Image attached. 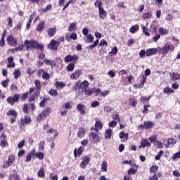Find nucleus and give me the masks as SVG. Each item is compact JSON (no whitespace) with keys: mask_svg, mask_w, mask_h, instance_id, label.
<instances>
[{"mask_svg":"<svg viewBox=\"0 0 180 180\" xmlns=\"http://www.w3.org/2000/svg\"><path fill=\"white\" fill-rule=\"evenodd\" d=\"M117 51H119V49H117V46H114L111 51L109 52V54H112L113 56H116L117 54Z\"/></svg>","mask_w":180,"mask_h":180,"instance_id":"49530a36","label":"nucleus"},{"mask_svg":"<svg viewBox=\"0 0 180 180\" xmlns=\"http://www.w3.org/2000/svg\"><path fill=\"white\" fill-rule=\"evenodd\" d=\"M163 92H165V94H172L174 90L172 88L165 87L163 90Z\"/></svg>","mask_w":180,"mask_h":180,"instance_id":"5fc2aeb1","label":"nucleus"},{"mask_svg":"<svg viewBox=\"0 0 180 180\" xmlns=\"http://www.w3.org/2000/svg\"><path fill=\"white\" fill-rule=\"evenodd\" d=\"M128 101H129L131 106L136 108V105H137V100L136 98H130L128 99Z\"/></svg>","mask_w":180,"mask_h":180,"instance_id":"e433bc0d","label":"nucleus"},{"mask_svg":"<svg viewBox=\"0 0 180 180\" xmlns=\"http://www.w3.org/2000/svg\"><path fill=\"white\" fill-rule=\"evenodd\" d=\"M86 134V130L84 127H81L79 129V131H77V137L79 139H83V137H85V134Z\"/></svg>","mask_w":180,"mask_h":180,"instance_id":"6ab92c4d","label":"nucleus"},{"mask_svg":"<svg viewBox=\"0 0 180 180\" xmlns=\"http://www.w3.org/2000/svg\"><path fill=\"white\" fill-rule=\"evenodd\" d=\"M85 43H94V35L89 34L87 35Z\"/></svg>","mask_w":180,"mask_h":180,"instance_id":"4c0bfd02","label":"nucleus"},{"mask_svg":"<svg viewBox=\"0 0 180 180\" xmlns=\"http://www.w3.org/2000/svg\"><path fill=\"white\" fill-rule=\"evenodd\" d=\"M108 126L112 128L116 127V126H117V122L112 120L108 123Z\"/></svg>","mask_w":180,"mask_h":180,"instance_id":"052dcab7","label":"nucleus"},{"mask_svg":"<svg viewBox=\"0 0 180 180\" xmlns=\"http://www.w3.org/2000/svg\"><path fill=\"white\" fill-rule=\"evenodd\" d=\"M41 78L47 81V79H50V75L47 74L46 72H44Z\"/></svg>","mask_w":180,"mask_h":180,"instance_id":"4d7b16f0","label":"nucleus"},{"mask_svg":"<svg viewBox=\"0 0 180 180\" xmlns=\"http://www.w3.org/2000/svg\"><path fill=\"white\" fill-rule=\"evenodd\" d=\"M7 22H8V27H12L13 24H12V18L8 17L7 18Z\"/></svg>","mask_w":180,"mask_h":180,"instance_id":"338daca9","label":"nucleus"},{"mask_svg":"<svg viewBox=\"0 0 180 180\" xmlns=\"http://www.w3.org/2000/svg\"><path fill=\"white\" fill-rule=\"evenodd\" d=\"M34 84L36 87L35 95L36 96H39V95H40V91H41V83L39 80H35Z\"/></svg>","mask_w":180,"mask_h":180,"instance_id":"9d476101","label":"nucleus"},{"mask_svg":"<svg viewBox=\"0 0 180 180\" xmlns=\"http://www.w3.org/2000/svg\"><path fill=\"white\" fill-rule=\"evenodd\" d=\"M37 175L39 178H43V176H44L45 175L44 168L41 167L40 169L38 171Z\"/></svg>","mask_w":180,"mask_h":180,"instance_id":"a19ab883","label":"nucleus"},{"mask_svg":"<svg viewBox=\"0 0 180 180\" xmlns=\"http://www.w3.org/2000/svg\"><path fill=\"white\" fill-rule=\"evenodd\" d=\"M49 95H51V96H57V95H58V92L57 91V90L56 89H51L49 91Z\"/></svg>","mask_w":180,"mask_h":180,"instance_id":"603ef678","label":"nucleus"},{"mask_svg":"<svg viewBox=\"0 0 180 180\" xmlns=\"http://www.w3.org/2000/svg\"><path fill=\"white\" fill-rule=\"evenodd\" d=\"M24 44L25 45L26 50L27 51H29L30 49H39V50H41V51H43V50H44V46H43V44H38L37 41L34 40H25Z\"/></svg>","mask_w":180,"mask_h":180,"instance_id":"f257e3e1","label":"nucleus"},{"mask_svg":"<svg viewBox=\"0 0 180 180\" xmlns=\"http://www.w3.org/2000/svg\"><path fill=\"white\" fill-rule=\"evenodd\" d=\"M7 41L10 46H16L18 44V41H16V39L12 35H9L7 37Z\"/></svg>","mask_w":180,"mask_h":180,"instance_id":"2eb2a0df","label":"nucleus"},{"mask_svg":"<svg viewBox=\"0 0 180 180\" xmlns=\"http://www.w3.org/2000/svg\"><path fill=\"white\" fill-rule=\"evenodd\" d=\"M7 116H13V117H16L18 116V112H16L14 110H9L6 112Z\"/></svg>","mask_w":180,"mask_h":180,"instance_id":"c9c22d12","label":"nucleus"},{"mask_svg":"<svg viewBox=\"0 0 180 180\" xmlns=\"http://www.w3.org/2000/svg\"><path fill=\"white\" fill-rule=\"evenodd\" d=\"M13 74L14 75V79H18V78H20V75H22V72H20L19 69H15Z\"/></svg>","mask_w":180,"mask_h":180,"instance_id":"c756f323","label":"nucleus"},{"mask_svg":"<svg viewBox=\"0 0 180 180\" xmlns=\"http://www.w3.org/2000/svg\"><path fill=\"white\" fill-rule=\"evenodd\" d=\"M150 99H151V96H148V97L142 96L141 97L140 101L143 103H146V102L148 103V102H150Z\"/></svg>","mask_w":180,"mask_h":180,"instance_id":"79ce46f5","label":"nucleus"},{"mask_svg":"<svg viewBox=\"0 0 180 180\" xmlns=\"http://www.w3.org/2000/svg\"><path fill=\"white\" fill-rule=\"evenodd\" d=\"M179 158H180V152L179 151L173 155L172 159L176 160V159H179Z\"/></svg>","mask_w":180,"mask_h":180,"instance_id":"774afa93","label":"nucleus"},{"mask_svg":"<svg viewBox=\"0 0 180 180\" xmlns=\"http://www.w3.org/2000/svg\"><path fill=\"white\" fill-rule=\"evenodd\" d=\"M79 57L77 55L72 56L71 54H69L65 56L64 61L65 63H72V61H77Z\"/></svg>","mask_w":180,"mask_h":180,"instance_id":"6e6552de","label":"nucleus"},{"mask_svg":"<svg viewBox=\"0 0 180 180\" xmlns=\"http://www.w3.org/2000/svg\"><path fill=\"white\" fill-rule=\"evenodd\" d=\"M77 109L80 115H85V113H86V107L83 104H78Z\"/></svg>","mask_w":180,"mask_h":180,"instance_id":"4468645a","label":"nucleus"},{"mask_svg":"<svg viewBox=\"0 0 180 180\" xmlns=\"http://www.w3.org/2000/svg\"><path fill=\"white\" fill-rule=\"evenodd\" d=\"M75 26H77V23L75 22H72L69 25V30L70 32H72L74 29H75Z\"/></svg>","mask_w":180,"mask_h":180,"instance_id":"e2e57ef3","label":"nucleus"},{"mask_svg":"<svg viewBox=\"0 0 180 180\" xmlns=\"http://www.w3.org/2000/svg\"><path fill=\"white\" fill-rule=\"evenodd\" d=\"M158 49L159 53L162 54L163 57H165V56H167V53H169V51H174V45L169 44H166L165 45H164L163 47H158Z\"/></svg>","mask_w":180,"mask_h":180,"instance_id":"f03ea898","label":"nucleus"},{"mask_svg":"<svg viewBox=\"0 0 180 180\" xmlns=\"http://www.w3.org/2000/svg\"><path fill=\"white\" fill-rule=\"evenodd\" d=\"M89 161H91L89 156L84 157L83 161L80 163L81 168H86V165L89 164Z\"/></svg>","mask_w":180,"mask_h":180,"instance_id":"f3484780","label":"nucleus"},{"mask_svg":"<svg viewBox=\"0 0 180 180\" xmlns=\"http://www.w3.org/2000/svg\"><path fill=\"white\" fill-rule=\"evenodd\" d=\"M44 29V22H40L36 27V30L37 32H42Z\"/></svg>","mask_w":180,"mask_h":180,"instance_id":"c85d7f7f","label":"nucleus"},{"mask_svg":"<svg viewBox=\"0 0 180 180\" xmlns=\"http://www.w3.org/2000/svg\"><path fill=\"white\" fill-rule=\"evenodd\" d=\"M51 8H53V6H51V4L47 5L44 8H43L42 10H39V12H40L41 11H42L43 13H46V12H47V11H50V9H51Z\"/></svg>","mask_w":180,"mask_h":180,"instance_id":"a18cd8bd","label":"nucleus"},{"mask_svg":"<svg viewBox=\"0 0 180 180\" xmlns=\"http://www.w3.org/2000/svg\"><path fill=\"white\" fill-rule=\"evenodd\" d=\"M49 178L51 180H58V176H57V174H53V173H51L50 176H49Z\"/></svg>","mask_w":180,"mask_h":180,"instance_id":"0e129e2a","label":"nucleus"},{"mask_svg":"<svg viewBox=\"0 0 180 180\" xmlns=\"http://www.w3.org/2000/svg\"><path fill=\"white\" fill-rule=\"evenodd\" d=\"M141 78H142L141 84H134V88H135L136 89L143 88L144 86V84H146V82H147V77L142 76Z\"/></svg>","mask_w":180,"mask_h":180,"instance_id":"ddd939ff","label":"nucleus"},{"mask_svg":"<svg viewBox=\"0 0 180 180\" xmlns=\"http://www.w3.org/2000/svg\"><path fill=\"white\" fill-rule=\"evenodd\" d=\"M30 122H32V120L30 119V116H25L23 121H22V123L25 124H27L29 123H30Z\"/></svg>","mask_w":180,"mask_h":180,"instance_id":"3c124183","label":"nucleus"},{"mask_svg":"<svg viewBox=\"0 0 180 180\" xmlns=\"http://www.w3.org/2000/svg\"><path fill=\"white\" fill-rule=\"evenodd\" d=\"M169 32V30H168V29H167V28H164V27L159 28V33L162 36H165V35L168 34Z\"/></svg>","mask_w":180,"mask_h":180,"instance_id":"bb28decb","label":"nucleus"},{"mask_svg":"<svg viewBox=\"0 0 180 180\" xmlns=\"http://www.w3.org/2000/svg\"><path fill=\"white\" fill-rule=\"evenodd\" d=\"M83 152H84V148H82V146H80L78 148V150L75 149L74 151L75 158H77V155H79V157H80V155H82Z\"/></svg>","mask_w":180,"mask_h":180,"instance_id":"b1692460","label":"nucleus"},{"mask_svg":"<svg viewBox=\"0 0 180 180\" xmlns=\"http://www.w3.org/2000/svg\"><path fill=\"white\" fill-rule=\"evenodd\" d=\"M172 19H174V15L172 14H167L165 17V20H167V22H172Z\"/></svg>","mask_w":180,"mask_h":180,"instance_id":"864d4df0","label":"nucleus"},{"mask_svg":"<svg viewBox=\"0 0 180 180\" xmlns=\"http://www.w3.org/2000/svg\"><path fill=\"white\" fill-rule=\"evenodd\" d=\"M106 15H107L106 11H105L103 8H100V9H99L100 19H102L103 20L105 19V17L106 16Z\"/></svg>","mask_w":180,"mask_h":180,"instance_id":"a878e982","label":"nucleus"},{"mask_svg":"<svg viewBox=\"0 0 180 180\" xmlns=\"http://www.w3.org/2000/svg\"><path fill=\"white\" fill-rule=\"evenodd\" d=\"M151 16H153V14L150 12H147L143 14L142 18L143 19H151Z\"/></svg>","mask_w":180,"mask_h":180,"instance_id":"c03bdc74","label":"nucleus"},{"mask_svg":"<svg viewBox=\"0 0 180 180\" xmlns=\"http://www.w3.org/2000/svg\"><path fill=\"white\" fill-rule=\"evenodd\" d=\"M113 108L111 106L109 105H105L104 106L103 110L104 112H105L106 113H110L112 112V110Z\"/></svg>","mask_w":180,"mask_h":180,"instance_id":"8fccbe9b","label":"nucleus"},{"mask_svg":"<svg viewBox=\"0 0 180 180\" xmlns=\"http://www.w3.org/2000/svg\"><path fill=\"white\" fill-rule=\"evenodd\" d=\"M8 82H9V79H6V80H4L1 82V85L3 88H8Z\"/></svg>","mask_w":180,"mask_h":180,"instance_id":"680f3d73","label":"nucleus"},{"mask_svg":"<svg viewBox=\"0 0 180 180\" xmlns=\"http://www.w3.org/2000/svg\"><path fill=\"white\" fill-rule=\"evenodd\" d=\"M112 129H108L105 131V139H108V140L112 139Z\"/></svg>","mask_w":180,"mask_h":180,"instance_id":"cd10ccee","label":"nucleus"},{"mask_svg":"<svg viewBox=\"0 0 180 180\" xmlns=\"http://www.w3.org/2000/svg\"><path fill=\"white\" fill-rule=\"evenodd\" d=\"M155 124L153 122L147 121L143 123V124L140 125L141 129H152V127Z\"/></svg>","mask_w":180,"mask_h":180,"instance_id":"9b49d317","label":"nucleus"},{"mask_svg":"<svg viewBox=\"0 0 180 180\" xmlns=\"http://www.w3.org/2000/svg\"><path fill=\"white\" fill-rule=\"evenodd\" d=\"M46 133H48V134H53V133H54L53 139H56V137L58 136V131H57V129H50L46 131Z\"/></svg>","mask_w":180,"mask_h":180,"instance_id":"473e14b6","label":"nucleus"},{"mask_svg":"<svg viewBox=\"0 0 180 180\" xmlns=\"http://www.w3.org/2000/svg\"><path fill=\"white\" fill-rule=\"evenodd\" d=\"M94 94H95V88L88 89L85 90V94L87 95V96H92Z\"/></svg>","mask_w":180,"mask_h":180,"instance_id":"72a5a7b5","label":"nucleus"},{"mask_svg":"<svg viewBox=\"0 0 180 180\" xmlns=\"http://www.w3.org/2000/svg\"><path fill=\"white\" fill-rule=\"evenodd\" d=\"M81 74H82L81 70H77L70 75V79H78Z\"/></svg>","mask_w":180,"mask_h":180,"instance_id":"dca6fc26","label":"nucleus"},{"mask_svg":"<svg viewBox=\"0 0 180 180\" xmlns=\"http://www.w3.org/2000/svg\"><path fill=\"white\" fill-rule=\"evenodd\" d=\"M20 99V95L19 94H15L13 96H9L7 98L6 101L9 105H11V106H13L16 102H19V100Z\"/></svg>","mask_w":180,"mask_h":180,"instance_id":"39448f33","label":"nucleus"},{"mask_svg":"<svg viewBox=\"0 0 180 180\" xmlns=\"http://www.w3.org/2000/svg\"><path fill=\"white\" fill-rule=\"evenodd\" d=\"M167 143H168V146H170V147H174V146H175V144H176V140H175L172 138H169L167 140Z\"/></svg>","mask_w":180,"mask_h":180,"instance_id":"58836bf2","label":"nucleus"},{"mask_svg":"<svg viewBox=\"0 0 180 180\" xmlns=\"http://www.w3.org/2000/svg\"><path fill=\"white\" fill-rule=\"evenodd\" d=\"M74 68H75V64H74V63H71L66 66V70L69 72H72V71H74Z\"/></svg>","mask_w":180,"mask_h":180,"instance_id":"2f4dec72","label":"nucleus"},{"mask_svg":"<svg viewBox=\"0 0 180 180\" xmlns=\"http://www.w3.org/2000/svg\"><path fill=\"white\" fill-rule=\"evenodd\" d=\"M44 141H42L39 143V151H43L44 150Z\"/></svg>","mask_w":180,"mask_h":180,"instance_id":"6e6d98bb","label":"nucleus"},{"mask_svg":"<svg viewBox=\"0 0 180 180\" xmlns=\"http://www.w3.org/2000/svg\"><path fill=\"white\" fill-rule=\"evenodd\" d=\"M34 155L38 160H43V158H44V153H43V152L36 153Z\"/></svg>","mask_w":180,"mask_h":180,"instance_id":"ea45409f","label":"nucleus"},{"mask_svg":"<svg viewBox=\"0 0 180 180\" xmlns=\"http://www.w3.org/2000/svg\"><path fill=\"white\" fill-rule=\"evenodd\" d=\"M95 127L96 128H91V130H95V131L98 133L99 130H102V127H103V124H102V122L101 121H96L95 124Z\"/></svg>","mask_w":180,"mask_h":180,"instance_id":"a211bd4d","label":"nucleus"},{"mask_svg":"<svg viewBox=\"0 0 180 180\" xmlns=\"http://www.w3.org/2000/svg\"><path fill=\"white\" fill-rule=\"evenodd\" d=\"M90 141L94 144H99L101 140H102V136L98 134V132L91 131L89 134Z\"/></svg>","mask_w":180,"mask_h":180,"instance_id":"7ed1b4c3","label":"nucleus"},{"mask_svg":"<svg viewBox=\"0 0 180 180\" xmlns=\"http://www.w3.org/2000/svg\"><path fill=\"white\" fill-rule=\"evenodd\" d=\"M120 137L122 141L126 142L129 139V134L124 133V131H122L120 133Z\"/></svg>","mask_w":180,"mask_h":180,"instance_id":"5701e85b","label":"nucleus"},{"mask_svg":"<svg viewBox=\"0 0 180 180\" xmlns=\"http://www.w3.org/2000/svg\"><path fill=\"white\" fill-rule=\"evenodd\" d=\"M44 63L47 65H50L51 68H54V67H56V62L54 60H51L50 59L45 58L44 59Z\"/></svg>","mask_w":180,"mask_h":180,"instance_id":"4be33fe9","label":"nucleus"},{"mask_svg":"<svg viewBox=\"0 0 180 180\" xmlns=\"http://www.w3.org/2000/svg\"><path fill=\"white\" fill-rule=\"evenodd\" d=\"M55 86L56 89H63L65 86V84L63 82H56Z\"/></svg>","mask_w":180,"mask_h":180,"instance_id":"7c9ffc66","label":"nucleus"},{"mask_svg":"<svg viewBox=\"0 0 180 180\" xmlns=\"http://www.w3.org/2000/svg\"><path fill=\"white\" fill-rule=\"evenodd\" d=\"M57 32V27H53L48 29V35L50 36V37H53L54 34H56V32Z\"/></svg>","mask_w":180,"mask_h":180,"instance_id":"412c9836","label":"nucleus"},{"mask_svg":"<svg viewBox=\"0 0 180 180\" xmlns=\"http://www.w3.org/2000/svg\"><path fill=\"white\" fill-rule=\"evenodd\" d=\"M150 172H153L154 174H155V172H157V171H158V166L157 165H153L150 167Z\"/></svg>","mask_w":180,"mask_h":180,"instance_id":"bf43d9fd","label":"nucleus"},{"mask_svg":"<svg viewBox=\"0 0 180 180\" xmlns=\"http://www.w3.org/2000/svg\"><path fill=\"white\" fill-rule=\"evenodd\" d=\"M143 33L146 34V36H150V32L148 30H147V27L144 25H141Z\"/></svg>","mask_w":180,"mask_h":180,"instance_id":"09e8293b","label":"nucleus"},{"mask_svg":"<svg viewBox=\"0 0 180 180\" xmlns=\"http://www.w3.org/2000/svg\"><path fill=\"white\" fill-rule=\"evenodd\" d=\"M82 84V88H84V89H86L88 86H89V82L88 81L84 80Z\"/></svg>","mask_w":180,"mask_h":180,"instance_id":"13d9d810","label":"nucleus"},{"mask_svg":"<svg viewBox=\"0 0 180 180\" xmlns=\"http://www.w3.org/2000/svg\"><path fill=\"white\" fill-rule=\"evenodd\" d=\"M144 147H151V143H150L147 139H143L141 141V146H139V148H144Z\"/></svg>","mask_w":180,"mask_h":180,"instance_id":"aec40b11","label":"nucleus"},{"mask_svg":"<svg viewBox=\"0 0 180 180\" xmlns=\"http://www.w3.org/2000/svg\"><path fill=\"white\" fill-rule=\"evenodd\" d=\"M15 161V156L13 155H9L8 158V161H6L4 163V168H9L12 164H13V162Z\"/></svg>","mask_w":180,"mask_h":180,"instance_id":"1a4fd4ad","label":"nucleus"},{"mask_svg":"<svg viewBox=\"0 0 180 180\" xmlns=\"http://www.w3.org/2000/svg\"><path fill=\"white\" fill-rule=\"evenodd\" d=\"M139 29H140V27L139 26V25H135L130 28V32L131 33H136V32H137Z\"/></svg>","mask_w":180,"mask_h":180,"instance_id":"37998d69","label":"nucleus"},{"mask_svg":"<svg viewBox=\"0 0 180 180\" xmlns=\"http://www.w3.org/2000/svg\"><path fill=\"white\" fill-rule=\"evenodd\" d=\"M170 78L172 81H178V79H180V74L176 72H173L170 75Z\"/></svg>","mask_w":180,"mask_h":180,"instance_id":"393cba45","label":"nucleus"},{"mask_svg":"<svg viewBox=\"0 0 180 180\" xmlns=\"http://www.w3.org/2000/svg\"><path fill=\"white\" fill-rule=\"evenodd\" d=\"M101 171H103V172H108V163L105 160H103L101 163Z\"/></svg>","mask_w":180,"mask_h":180,"instance_id":"f704fd0d","label":"nucleus"},{"mask_svg":"<svg viewBox=\"0 0 180 180\" xmlns=\"http://www.w3.org/2000/svg\"><path fill=\"white\" fill-rule=\"evenodd\" d=\"M9 178L11 180H20V177L18 175V174L10 175Z\"/></svg>","mask_w":180,"mask_h":180,"instance_id":"de8ad7c7","label":"nucleus"},{"mask_svg":"<svg viewBox=\"0 0 180 180\" xmlns=\"http://www.w3.org/2000/svg\"><path fill=\"white\" fill-rule=\"evenodd\" d=\"M51 111V109L50 107H47L44 110H43L41 112H40L37 116V122H41V120H44V119H46L47 117V115L50 113Z\"/></svg>","mask_w":180,"mask_h":180,"instance_id":"20e7f679","label":"nucleus"},{"mask_svg":"<svg viewBox=\"0 0 180 180\" xmlns=\"http://www.w3.org/2000/svg\"><path fill=\"white\" fill-rule=\"evenodd\" d=\"M24 146H25V140L23 139L18 143L17 147L18 148H22Z\"/></svg>","mask_w":180,"mask_h":180,"instance_id":"69168bd1","label":"nucleus"},{"mask_svg":"<svg viewBox=\"0 0 180 180\" xmlns=\"http://www.w3.org/2000/svg\"><path fill=\"white\" fill-rule=\"evenodd\" d=\"M157 53H159L158 48L149 49L146 51V56L147 57H151V56H154V54H157Z\"/></svg>","mask_w":180,"mask_h":180,"instance_id":"f8f14e48","label":"nucleus"},{"mask_svg":"<svg viewBox=\"0 0 180 180\" xmlns=\"http://www.w3.org/2000/svg\"><path fill=\"white\" fill-rule=\"evenodd\" d=\"M58 46H60V41L52 39L49 44H48V49L57 51Z\"/></svg>","mask_w":180,"mask_h":180,"instance_id":"0eeeda50","label":"nucleus"},{"mask_svg":"<svg viewBox=\"0 0 180 180\" xmlns=\"http://www.w3.org/2000/svg\"><path fill=\"white\" fill-rule=\"evenodd\" d=\"M73 91H75L77 93V98H79L81 94H84V89H82V84L79 82H77L73 87Z\"/></svg>","mask_w":180,"mask_h":180,"instance_id":"423d86ee","label":"nucleus"}]
</instances>
